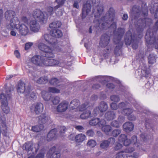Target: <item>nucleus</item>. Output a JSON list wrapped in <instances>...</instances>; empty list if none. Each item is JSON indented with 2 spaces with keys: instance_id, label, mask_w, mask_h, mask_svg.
Here are the masks:
<instances>
[{
  "instance_id": "nucleus-42",
  "label": "nucleus",
  "mask_w": 158,
  "mask_h": 158,
  "mask_svg": "<svg viewBox=\"0 0 158 158\" xmlns=\"http://www.w3.org/2000/svg\"><path fill=\"white\" fill-rule=\"evenodd\" d=\"M51 101L54 105L57 104L60 102V99L58 96H52L51 97Z\"/></svg>"
},
{
  "instance_id": "nucleus-10",
  "label": "nucleus",
  "mask_w": 158,
  "mask_h": 158,
  "mask_svg": "<svg viewBox=\"0 0 158 158\" xmlns=\"http://www.w3.org/2000/svg\"><path fill=\"white\" fill-rule=\"evenodd\" d=\"M142 14L144 17H146L144 18L143 19H139L138 22L140 24L139 25V27H137V29H139V28L140 29V36L141 38L143 37V35L142 34V32L143 30V27L146 25V21L147 20H149L150 21H151V19L148 18H147L148 15V11H146L145 12H142Z\"/></svg>"
},
{
  "instance_id": "nucleus-54",
  "label": "nucleus",
  "mask_w": 158,
  "mask_h": 158,
  "mask_svg": "<svg viewBox=\"0 0 158 158\" xmlns=\"http://www.w3.org/2000/svg\"><path fill=\"white\" fill-rule=\"evenodd\" d=\"M89 103L86 102L83 104L81 105L80 107H79V110L80 111H83L85 110L87 108V107Z\"/></svg>"
},
{
  "instance_id": "nucleus-44",
  "label": "nucleus",
  "mask_w": 158,
  "mask_h": 158,
  "mask_svg": "<svg viewBox=\"0 0 158 158\" xmlns=\"http://www.w3.org/2000/svg\"><path fill=\"white\" fill-rule=\"evenodd\" d=\"M121 123L119 122L118 119L112 121L111 123V125L114 127H119Z\"/></svg>"
},
{
  "instance_id": "nucleus-47",
  "label": "nucleus",
  "mask_w": 158,
  "mask_h": 158,
  "mask_svg": "<svg viewBox=\"0 0 158 158\" xmlns=\"http://www.w3.org/2000/svg\"><path fill=\"white\" fill-rule=\"evenodd\" d=\"M48 91L49 92L53 93H58L60 90L54 87H49L48 88Z\"/></svg>"
},
{
  "instance_id": "nucleus-32",
  "label": "nucleus",
  "mask_w": 158,
  "mask_h": 158,
  "mask_svg": "<svg viewBox=\"0 0 158 158\" xmlns=\"http://www.w3.org/2000/svg\"><path fill=\"white\" fill-rule=\"evenodd\" d=\"M132 12L133 14L136 17L139 16L140 14V8L139 6L134 5L132 9Z\"/></svg>"
},
{
  "instance_id": "nucleus-36",
  "label": "nucleus",
  "mask_w": 158,
  "mask_h": 158,
  "mask_svg": "<svg viewBox=\"0 0 158 158\" xmlns=\"http://www.w3.org/2000/svg\"><path fill=\"white\" fill-rule=\"evenodd\" d=\"M115 114L113 111H108L105 114L106 118H114Z\"/></svg>"
},
{
  "instance_id": "nucleus-27",
  "label": "nucleus",
  "mask_w": 158,
  "mask_h": 158,
  "mask_svg": "<svg viewBox=\"0 0 158 158\" xmlns=\"http://www.w3.org/2000/svg\"><path fill=\"white\" fill-rule=\"evenodd\" d=\"M97 12L96 14H94V11H93V14H94V17L95 19L98 18L101 15L103 12V7L101 5H98L96 7Z\"/></svg>"
},
{
  "instance_id": "nucleus-7",
  "label": "nucleus",
  "mask_w": 158,
  "mask_h": 158,
  "mask_svg": "<svg viewBox=\"0 0 158 158\" xmlns=\"http://www.w3.org/2000/svg\"><path fill=\"white\" fill-rule=\"evenodd\" d=\"M124 41L127 45H130L132 44V47L134 49H137L138 46L139 41L133 36L130 31H127L125 37Z\"/></svg>"
},
{
  "instance_id": "nucleus-52",
  "label": "nucleus",
  "mask_w": 158,
  "mask_h": 158,
  "mask_svg": "<svg viewBox=\"0 0 158 158\" xmlns=\"http://www.w3.org/2000/svg\"><path fill=\"white\" fill-rule=\"evenodd\" d=\"M121 133V130L120 129H115L112 132V135L114 137H117Z\"/></svg>"
},
{
  "instance_id": "nucleus-58",
  "label": "nucleus",
  "mask_w": 158,
  "mask_h": 158,
  "mask_svg": "<svg viewBox=\"0 0 158 158\" xmlns=\"http://www.w3.org/2000/svg\"><path fill=\"white\" fill-rule=\"evenodd\" d=\"M110 107L111 108L114 110L117 109L118 107V105L114 102H112L110 104Z\"/></svg>"
},
{
  "instance_id": "nucleus-21",
  "label": "nucleus",
  "mask_w": 158,
  "mask_h": 158,
  "mask_svg": "<svg viewBox=\"0 0 158 158\" xmlns=\"http://www.w3.org/2000/svg\"><path fill=\"white\" fill-rule=\"evenodd\" d=\"M106 123V121L104 119H92L89 122V124L91 125H98L99 127Z\"/></svg>"
},
{
  "instance_id": "nucleus-14",
  "label": "nucleus",
  "mask_w": 158,
  "mask_h": 158,
  "mask_svg": "<svg viewBox=\"0 0 158 158\" xmlns=\"http://www.w3.org/2000/svg\"><path fill=\"white\" fill-rule=\"evenodd\" d=\"M115 142V139L113 138H110L107 140H104L100 142V147L101 148L106 149L110 145L113 144Z\"/></svg>"
},
{
  "instance_id": "nucleus-38",
  "label": "nucleus",
  "mask_w": 158,
  "mask_h": 158,
  "mask_svg": "<svg viewBox=\"0 0 158 158\" xmlns=\"http://www.w3.org/2000/svg\"><path fill=\"white\" fill-rule=\"evenodd\" d=\"M60 82V80L55 77L52 78L49 81V83L52 85L56 86L58 85Z\"/></svg>"
},
{
  "instance_id": "nucleus-16",
  "label": "nucleus",
  "mask_w": 158,
  "mask_h": 158,
  "mask_svg": "<svg viewBox=\"0 0 158 158\" xmlns=\"http://www.w3.org/2000/svg\"><path fill=\"white\" fill-rule=\"evenodd\" d=\"M108 109V106L107 104L104 101L101 102L99 106L94 109V116L97 115V112L99 111L101 112H103L106 111Z\"/></svg>"
},
{
  "instance_id": "nucleus-62",
  "label": "nucleus",
  "mask_w": 158,
  "mask_h": 158,
  "mask_svg": "<svg viewBox=\"0 0 158 158\" xmlns=\"http://www.w3.org/2000/svg\"><path fill=\"white\" fill-rule=\"evenodd\" d=\"M131 141L130 139L127 138L124 142L123 144L124 146H127L131 143Z\"/></svg>"
},
{
  "instance_id": "nucleus-26",
  "label": "nucleus",
  "mask_w": 158,
  "mask_h": 158,
  "mask_svg": "<svg viewBox=\"0 0 158 158\" xmlns=\"http://www.w3.org/2000/svg\"><path fill=\"white\" fill-rule=\"evenodd\" d=\"M45 119H39V123L40 124L39 126L37 125L34 126H33L32 127V130L35 132H38L40 131L43 130L44 128V126L43 124H40V122H42L43 121H44Z\"/></svg>"
},
{
  "instance_id": "nucleus-41",
  "label": "nucleus",
  "mask_w": 158,
  "mask_h": 158,
  "mask_svg": "<svg viewBox=\"0 0 158 158\" xmlns=\"http://www.w3.org/2000/svg\"><path fill=\"white\" fill-rule=\"evenodd\" d=\"M133 109L127 108L123 109L122 113V114H124L128 116L133 112Z\"/></svg>"
},
{
  "instance_id": "nucleus-11",
  "label": "nucleus",
  "mask_w": 158,
  "mask_h": 158,
  "mask_svg": "<svg viewBox=\"0 0 158 158\" xmlns=\"http://www.w3.org/2000/svg\"><path fill=\"white\" fill-rule=\"evenodd\" d=\"M44 108L43 105L40 102L33 104L30 108L31 112L34 111L37 114L41 113L43 111Z\"/></svg>"
},
{
  "instance_id": "nucleus-22",
  "label": "nucleus",
  "mask_w": 158,
  "mask_h": 158,
  "mask_svg": "<svg viewBox=\"0 0 158 158\" xmlns=\"http://www.w3.org/2000/svg\"><path fill=\"white\" fill-rule=\"evenodd\" d=\"M123 128L124 131L126 132H129L133 130L134 125L132 122H128L123 124Z\"/></svg>"
},
{
  "instance_id": "nucleus-34",
  "label": "nucleus",
  "mask_w": 158,
  "mask_h": 158,
  "mask_svg": "<svg viewBox=\"0 0 158 158\" xmlns=\"http://www.w3.org/2000/svg\"><path fill=\"white\" fill-rule=\"evenodd\" d=\"M106 123L100 127H102V130L106 134L108 135L109 133L111 131V127L110 126L106 125Z\"/></svg>"
},
{
  "instance_id": "nucleus-19",
  "label": "nucleus",
  "mask_w": 158,
  "mask_h": 158,
  "mask_svg": "<svg viewBox=\"0 0 158 158\" xmlns=\"http://www.w3.org/2000/svg\"><path fill=\"white\" fill-rule=\"evenodd\" d=\"M110 37L106 34H103L101 37L99 42L100 45L102 47H105L109 43Z\"/></svg>"
},
{
  "instance_id": "nucleus-13",
  "label": "nucleus",
  "mask_w": 158,
  "mask_h": 158,
  "mask_svg": "<svg viewBox=\"0 0 158 158\" xmlns=\"http://www.w3.org/2000/svg\"><path fill=\"white\" fill-rule=\"evenodd\" d=\"M33 16L35 19H37V20L40 22H44V21L46 20L47 19L45 17L43 12L40 9H36L35 10L33 13Z\"/></svg>"
},
{
  "instance_id": "nucleus-35",
  "label": "nucleus",
  "mask_w": 158,
  "mask_h": 158,
  "mask_svg": "<svg viewBox=\"0 0 158 158\" xmlns=\"http://www.w3.org/2000/svg\"><path fill=\"white\" fill-rule=\"evenodd\" d=\"M66 0H55V2L58 4L54 7L55 10H56L58 8L61 7L64 4Z\"/></svg>"
},
{
  "instance_id": "nucleus-51",
  "label": "nucleus",
  "mask_w": 158,
  "mask_h": 158,
  "mask_svg": "<svg viewBox=\"0 0 158 158\" xmlns=\"http://www.w3.org/2000/svg\"><path fill=\"white\" fill-rule=\"evenodd\" d=\"M106 86L109 89L112 90L115 88L116 85L113 83H108L106 84Z\"/></svg>"
},
{
  "instance_id": "nucleus-63",
  "label": "nucleus",
  "mask_w": 158,
  "mask_h": 158,
  "mask_svg": "<svg viewBox=\"0 0 158 158\" xmlns=\"http://www.w3.org/2000/svg\"><path fill=\"white\" fill-rule=\"evenodd\" d=\"M128 155V157L131 156L132 157L135 158H137L139 156V154L136 152H134L133 153L132 155H130L127 154Z\"/></svg>"
},
{
  "instance_id": "nucleus-56",
  "label": "nucleus",
  "mask_w": 158,
  "mask_h": 158,
  "mask_svg": "<svg viewBox=\"0 0 158 158\" xmlns=\"http://www.w3.org/2000/svg\"><path fill=\"white\" fill-rule=\"evenodd\" d=\"M54 9L55 10L54 8L51 6L48 7L47 8V10L48 13L47 15H51L53 14V12Z\"/></svg>"
},
{
  "instance_id": "nucleus-60",
  "label": "nucleus",
  "mask_w": 158,
  "mask_h": 158,
  "mask_svg": "<svg viewBox=\"0 0 158 158\" xmlns=\"http://www.w3.org/2000/svg\"><path fill=\"white\" fill-rule=\"evenodd\" d=\"M33 45L32 43L28 42L26 44L25 47V49L27 50L28 49Z\"/></svg>"
},
{
  "instance_id": "nucleus-50",
  "label": "nucleus",
  "mask_w": 158,
  "mask_h": 158,
  "mask_svg": "<svg viewBox=\"0 0 158 158\" xmlns=\"http://www.w3.org/2000/svg\"><path fill=\"white\" fill-rule=\"evenodd\" d=\"M67 131L66 128L64 126H61L60 128V131L59 133L61 136L63 135V134Z\"/></svg>"
},
{
  "instance_id": "nucleus-33",
  "label": "nucleus",
  "mask_w": 158,
  "mask_h": 158,
  "mask_svg": "<svg viewBox=\"0 0 158 158\" xmlns=\"http://www.w3.org/2000/svg\"><path fill=\"white\" fill-rule=\"evenodd\" d=\"M41 94L43 99L45 101H48L51 99L50 94L47 91L43 90L41 92Z\"/></svg>"
},
{
  "instance_id": "nucleus-9",
  "label": "nucleus",
  "mask_w": 158,
  "mask_h": 158,
  "mask_svg": "<svg viewBox=\"0 0 158 158\" xmlns=\"http://www.w3.org/2000/svg\"><path fill=\"white\" fill-rule=\"evenodd\" d=\"M16 89L18 93H24L25 95H29L31 90V86H28L26 88L25 83L22 80L19 81L16 86Z\"/></svg>"
},
{
  "instance_id": "nucleus-29",
  "label": "nucleus",
  "mask_w": 158,
  "mask_h": 158,
  "mask_svg": "<svg viewBox=\"0 0 158 158\" xmlns=\"http://www.w3.org/2000/svg\"><path fill=\"white\" fill-rule=\"evenodd\" d=\"M86 138V136L84 134H79L75 136V140L76 142L81 143L85 140Z\"/></svg>"
},
{
  "instance_id": "nucleus-6",
  "label": "nucleus",
  "mask_w": 158,
  "mask_h": 158,
  "mask_svg": "<svg viewBox=\"0 0 158 158\" xmlns=\"http://www.w3.org/2000/svg\"><path fill=\"white\" fill-rule=\"evenodd\" d=\"M8 90L6 91V94H4L3 93L1 94L0 95V99L1 102V108L3 112L7 114L10 111L9 107L8 106L7 99H10L11 97V90L9 89Z\"/></svg>"
},
{
  "instance_id": "nucleus-48",
  "label": "nucleus",
  "mask_w": 158,
  "mask_h": 158,
  "mask_svg": "<svg viewBox=\"0 0 158 158\" xmlns=\"http://www.w3.org/2000/svg\"><path fill=\"white\" fill-rule=\"evenodd\" d=\"M87 144L89 147H94L96 145V143L94 140L93 139H90L88 141Z\"/></svg>"
},
{
  "instance_id": "nucleus-61",
  "label": "nucleus",
  "mask_w": 158,
  "mask_h": 158,
  "mask_svg": "<svg viewBox=\"0 0 158 158\" xmlns=\"http://www.w3.org/2000/svg\"><path fill=\"white\" fill-rule=\"evenodd\" d=\"M21 20L23 22L28 25L29 23L28 22V19L26 17L23 16L21 18Z\"/></svg>"
},
{
  "instance_id": "nucleus-2",
  "label": "nucleus",
  "mask_w": 158,
  "mask_h": 158,
  "mask_svg": "<svg viewBox=\"0 0 158 158\" xmlns=\"http://www.w3.org/2000/svg\"><path fill=\"white\" fill-rule=\"evenodd\" d=\"M108 17L107 16L102 17L100 19L94 20V22L95 25L94 28L95 29L96 33L100 32L104 29H106L109 27H113L114 29L116 28V23L114 22L115 14V10L112 7L110 8L108 11ZM107 13L106 14L107 15Z\"/></svg>"
},
{
  "instance_id": "nucleus-64",
  "label": "nucleus",
  "mask_w": 158,
  "mask_h": 158,
  "mask_svg": "<svg viewBox=\"0 0 158 158\" xmlns=\"http://www.w3.org/2000/svg\"><path fill=\"white\" fill-rule=\"evenodd\" d=\"M101 87V85L99 84H97L93 85L92 86V88L93 89H98Z\"/></svg>"
},
{
  "instance_id": "nucleus-39",
  "label": "nucleus",
  "mask_w": 158,
  "mask_h": 158,
  "mask_svg": "<svg viewBox=\"0 0 158 158\" xmlns=\"http://www.w3.org/2000/svg\"><path fill=\"white\" fill-rule=\"evenodd\" d=\"M156 56L153 54H150L148 57V63L151 64H153L156 62Z\"/></svg>"
},
{
  "instance_id": "nucleus-24",
  "label": "nucleus",
  "mask_w": 158,
  "mask_h": 158,
  "mask_svg": "<svg viewBox=\"0 0 158 158\" xmlns=\"http://www.w3.org/2000/svg\"><path fill=\"white\" fill-rule=\"evenodd\" d=\"M57 132V130L56 128L52 130L49 132L47 135V140L48 141H50L53 139H55L56 136V134Z\"/></svg>"
},
{
  "instance_id": "nucleus-1",
  "label": "nucleus",
  "mask_w": 158,
  "mask_h": 158,
  "mask_svg": "<svg viewBox=\"0 0 158 158\" xmlns=\"http://www.w3.org/2000/svg\"><path fill=\"white\" fill-rule=\"evenodd\" d=\"M51 35L45 34L44 38L48 43L47 45L42 43H40L38 45L39 49L44 53V57L39 55H35L31 58L32 62L39 66H53L59 63L58 60L47 58H53L54 56L53 51L55 45L57 44L56 38H60L63 35L61 30L58 29L51 30L50 31Z\"/></svg>"
},
{
  "instance_id": "nucleus-28",
  "label": "nucleus",
  "mask_w": 158,
  "mask_h": 158,
  "mask_svg": "<svg viewBox=\"0 0 158 158\" xmlns=\"http://www.w3.org/2000/svg\"><path fill=\"white\" fill-rule=\"evenodd\" d=\"M118 45L115 47L114 50V54L116 56H118L122 54L121 48L123 44L122 43L118 44Z\"/></svg>"
},
{
  "instance_id": "nucleus-20",
  "label": "nucleus",
  "mask_w": 158,
  "mask_h": 158,
  "mask_svg": "<svg viewBox=\"0 0 158 158\" xmlns=\"http://www.w3.org/2000/svg\"><path fill=\"white\" fill-rule=\"evenodd\" d=\"M135 148L132 147H129L126 149L124 151H121L116 154L115 158H124L128 157V155L126 154L127 153H130L133 152Z\"/></svg>"
},
{
  "instance_id": "nucleus-3",
  "label": "nucleus",
  "mask_w": 158,
  "mask_h": 158,
  "mask_svg": "<svg viewBox=\"0 0 158 158\" xmlns=\"http://www.w3.org/2000/svg\"><path fill=\"white\" fill-rule=\"evenodd\" d=\"M108 17L107 16L102 17L100 19L94 20V22L95 25L94 28L95 29L96 33L100 32L104 29H106L109 27H113L114 29L116 28V23L114 22L115 14V10L112 7L110 8L108 11ZM107 13L106 14L107 15Z\"/></svg>"
},
{
  "instance_id": "nucleus-4",
  "label": "nucleus",
  "mask_w": 158,
  "mask_h": 158,
  "mask_svg": "<svg viewBox=\"0 0 158 158\" xmlns=\"http://www.w3.org/2000/svg\"><path fill=\"white\" fill-rule=\"evenodd\" d=\"M158 30V20L155 23L152 29H149L147 30L145 39L146 45L148 48H153L155 46L156 49H158V37L156 36V33Z\"/></svg>"
},
{
  "instance_id": "nucleus-30",
  "label": "nucleus",
  "mask_w": 158,
  "mask_h": 158,
  "mask_svg": "<svg viewBox=\"0 0 158 158\" xmlns=\"http://www.w3.org/2000/svg\"><path fill=\"white\" fill-rule=\"evenodd\" d=\"M61 25V22L60 21H58L50 23L49 25V27L52 29V30L60 28Z\"/></svg>"
},
{
  "instance_id": "nucleus-49",
  "label": "nucleus",
  "mask_w": 158,
  "mask_h": 158,
  "mask_svg": "<svg viewBox=\"0 0 158 158\" xmlns=\"http://www.w3.org/2000/svg\"><path fill=\"white\" fill-rule=\"evenodd\" d=\"M123 147V145L119 143V142H117L115 145L114 147V149L116 151H117Z\"/></svg>"
},
{
  "instance_id": "nucleus-53",
  "label": "nucleus",
  "mask_w": 158,
  "mask_h": 158,
  "mask_svg": "<svg viewBox=\"0 0 158 158\" xmlns=\"http://www.w3.org/2000/svg\"><path fill=\"white\" fill-rule=\"evenodd\" d=\"M127 138V136L125 135L124 134H122L119 136L118 138V140L120 142H123Z\"/></svg>"
},
{
  "instance_id": "nucleus-25",
  "label": "nucleus",
  "mask_w": 158,
  "mask_h": 158,
  "mask_svg": "<svg viewBox=\"0 0 158 158\" xmlns=\"http://www.w3.org/2000/svg\"><path fill=\"white\" fill-rule=\"evenodd\" d=\"M80 102L77 99H74L71 101L69 104L70 110L77 109L79 107Z\"/></svg>"
},
{
  "instance_id": "nucleus-45",
  "label": "nucleus",
  "mask_w": 158,
  "mask_h": 158,
  "mask_svg": "<svg viewBox=\"0 0 158 158\" xmlns=\"http://www.w3.org/2000/svg\"><path fill=\"white\" fill-rule=\"evenodd\" d=\"M131 142L132 143H134V145L133 146V147H132L133 148H134V147L135 146H139V145H138L139 143H137V137L135 136H133L131 138ZM130 147H131L130 146Z\"/></svg>"
},
{
  "instance_id": "nucleus-8",
  "label": "nucleus",
  "mask_w": 158,
  "mask_h": 158,
  "mask_svg": "<svg viewBox=\"0 0 158 158\" xmlns=\"http://www.w3.org/2000/svg\"><path fill=\"white\" fill-rule=\"evenodd\" d=\"M109 28L113 29L114 30L113 33L117 37V38H114L113 39V41L114 43L117 44L122 43L121 40L125 32V29L123 28L118 27L116 30V28L115 29H114L112 27H109Z\"/></svg>"
},
{
  "instance_id": "nucleus-31",
  "label": "nucleus",
  "mask_w": 158,
  "mask_h": 158,
  "mask_svg": "<svg viewBox=\"0 0 158 158\" xmlns=\"http://www.w3.org/2000/svg\"><path fill=\"white\" fill-rule=\"evenodd\" d=\"M48 82V77L47 76H43L40 77L37 80L36 82L39 84H45Z\"/></svg>"
},
{
  "instance_id": "nucleus-37",
  "label": "nucleus",
  "mask_w": 158,
  "mask_h": 158,
  "mask_svg": "<svg viewBox=\"0 0 158 158\" xmlns=\"http://www.w3.org/2000/svg\"><path fill=\"white\" fill-rule=\"evenodd\" d=\"M152 3L154 7L155 6H157L155 12L154 17L155 18H158V0H152Z\"/></svg>"
},
{
  "instance_id": "nucleus-57",
  "label": "nucleus",
  "mask_w": 158,
  "mask_h": 158,
  "mask_svg": "<svg viewBox=\"0 0 158 158\" xmlns=\"http://www.w3.org/2000/svg\"><path fill=\"white\" fill-rule=\"evenodd\" d=\"M128 103L127 102H126V103L122 102L119 103L118 104V107L121 109H123V108L125 107L127 104H128Z\"/></svg>"
},
{
  "instance_id": "nucleus-46",
  "label": "nucleus",
  "mask_w": 158,
  "mask_h": 158,
  "mask_svg": "<svg viewBox=\"0 0 158 158\" xmlns=\"http://www.w3.org/2000/svg\"><path fill=\"white\" fill-rule=\"evenodd\" d=\"M142 73L143 77L147 78L149 76L150 72L147 68H146L143 70V71H142Z\"/></svg>"
},
{
  "instance_id": "nucleus-17",
  "label": "nucleus",
  "mask_w": 158,
  "mask_h": 158,
  "mask_svg": "<svg viewBox=\"0 0 158 158\" xmlns=\"http://www.w3.org/2000/svg\"><path fill=\"white\" fill-rule=\"evenodd\" d=\"M92 7L91 4L90 3H86L84 4L82 10V18L83 19L89 15L91 11Z\"/></svg>"
},
{
  "instance_id": "nucleus-59",
  "label": "nucleus",
  "mask_w": 158,
  "mask_h": 158,
  "mask_svg": "<svg viewBox=\"0 0 158 158\" xmlns=\"http://www.w3.org/2000/svg\"><path fill=\"white\" fill-rule=\"evenodd\" d=\"M86 135L89 136H93L94 135V131L92 130H89L86 132Z\"/></svg>"
},
{
  "instance_id": "nucleus-40",
  "label": "nucleus",
  "mask_w": 158,
  "mask_h": 158,
  "mask_svg": "<svg viewBox=\"0 0 158 158\" xmlns=\"http://www.w3.org/2000/svg\"><path fill=\"white\" fill-rule=\"evenodd\" d=\"M91 112L89 110L84 111L80 116L81 118H88L90 117Z\"/></svg>"
},
{
  "instance_id": "nucleus-55",
  "label": "nucleus",
  "mask_w": 158,
  "mask_h": 158,
  "mask_svg": "<svg viewBox=\"0 0 158 158\" xmlns=\"http://www.w3.org/2000/svg\"><path fill=\"white\" fill-rule=\"evenodd\" d=\"M60 154L58 152L55 151L52 154L50 158H60Z\"/></svg>"
},
{
  "instance_id": "nucleus-43",
  "label": "nucleus",
  "mask_w": 158,
  "mask_h": 158,
  "mask_svg": "<svg viewBox=\"0 0 158 158\" xmlns=\"http://www.w3.org/2000/svg\"><path fill=\"white\" fill-rule=\"evenodd\" d=\"M110 99L111 101L118 102L120 100V98L118 95H113L110 96Z\"/></svg>"
},
{
  "instance_id": "nucleus-18",
  "label": "nucleus",
  "mask_w": 158,
  "mask_h": 158,
  "mask_svg": "<svg viewBox=\"0 0 158 158\" xmlns=\"http://www.w3.org/2000/svg\"><path fill=\"white\" fill-rule=\"evenodd\" d=\"M37 20L36 19L31 20L28 24L30 30L34 32H37L40 28V25Z\"/></svg>"
},
{
  "instance_id": "nucleus-5",
  "label": "nucleus",
  "mask_w": 158,
  "mask_h": 158,
  "mask_svg": "<svg viewBox=\"0 0 158 158\" xmlns=\"http://www.w3.org/2000/svg\"><path fill=\"white\" fill-rule=\"evenodd\" d=\"M15 12L12 10H8L5 14V18L7 20L10 19V24L6 26L8 29L11 27H16V23H19V18L15 17Z\"/></svg>"
},
{
  "instance_id": "nucleus-12",
  "label": "nucleus",
  "mask_w": 158,
  "mask_h": 158,
  "mask_svg": "<svg viewBox=\"0 0 158 158\" xmlns=\"http://www.w3.org/2000/svg\"><path fill=\"white\" fill-rule=\"evenodd\" d=\"M19 23H16V27H11L10 29H19V32L22 35L25 36L29 32L28 27L24 24L19 25Z\"/></svg>"
},
{
  "instance_id": "nucleus-15",
  "label": "nucleus",
  "mask_w": 158,
  "mask_h": 158,
  "mask_svg": "<svg viewBox=\"0 0 158 158\" xmlns=\"http://www.w3.org/2000/svg\"><path fill=\"white\" fill-rule=\"evenodd\" d=\"M32 145V144L30 142H27L25 143L23 145V149L27 151H29L30 149L33 154L36 153L38 149L39 144H35L34 145V148H33L31 149V147Z\"/></svg>"
},
{
  "instance_id": "nucleus-23",
  "label": "nucleus",
  "mask_w": 158,
  "mask_h": 158,
  "mask_svg": "<svg viewBox=\"0 0 158 158\" xmlns=\"http://www.w3.org/2000/svg\"><path fill=\"white\" fill-rule=\"evenodd\" d=\"M68 103L66 102H62L57 106V110L59 112H64L68 109Z\"/></svg>"
}]
</instances>
